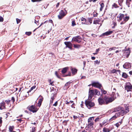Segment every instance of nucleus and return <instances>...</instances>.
Listing matches in <instances>:
<instances>
[{
	"instance_id": "nucleus-63",
	"label": "nucleus",
	"mask_w": 132,
	"mask_h": 132,
	"mask_svg": "<svg viewBox=\"0 0 132 132\" xmlns=\"http://www.w3.org/2000/svg\"><path fill=\"white\" fill-rule=\"evenodd\" d=\"M54 99V98L53 96L51 98V100H53Z\"/></svg>"
},
{
	"instance_id": "nucleus-41",
	"label": "nucleus",
	"mask_w": 132,
	"mask_h": 132,
	"mask_svg": "<svg viewBox=\"0 0 132 132\" xmlns=\"http://www.w3.org/2000/svg\"><path fill=\"white\" fill-rule=\"evenodd\" d=\"M31 32H26V34L28 36L30 35L31 34Z\"/></svg>"
},
{
	"instance_id": "nucleus-12",
	"label": "nucleus",
	"mask_w": 132,
	"mask_h": 132,
	"mask_svg": "<svg viewBox=\"0 0 132 132\" xmlns=\"http://www.w3.org/2000/svg\"><path fill=\"white\" fill-rule=\"evenodd\" d=\"M72 83L71 81L67 82L64 85L63 87V89L64 90L67 89L70 86V84Z\"/></svg>"
},
{
	"instance_id": "nucleus-27",
	"label": "nucleus",
	"mask_w": 132,
	"mask_h": 132,
	"mask_svg": "<svg viewBox=\"0 0 132 132\" xmlns=\"http://www.w3.org/2000/svg\"><path fill=\"white\" fill-rule=\"evenodd\" d=\"M122 121L119 122H118L115 125L116 126L117 128L122 123Z\"/></svg>"
},
{
	"instance_id": "nucleus-22",
	"label": "nucleus",
	"mask_w": 132,
	"mask_h": 132,
	"mask_svg": "<svg viewBox=\"0 0 132 132\" xmlns=\"http://www.w3.org/2000/svg\"><path fill=\"white\" fill-rule=\"evenodd\" d=\"M88 95H94V90H89V92Z\"/></svg>"
},
{
	"instance_id": "nucleus-17",
	"label": "nucleus",
	"mask_w": 132,
	"mask_h": 132,
	"mask_svg": "<svg viewBox=\"0 0 132 132\" xmlns=\"http://www.w3.org/2000/svg\"><path fill=\"white\" fill-rule=\"evenodd\" d=\"M113 31H108L105 32L104 33L101 35V36H103L105 35L106 36L112 34L113 33Z\"/></svg>"
},
{
	"instance_id": "nucleus-7",
	"label": "nucleus",
	"mask_w": 132,
	"mask_h": 132,
	"mask_svg": "<svg viewBox=\"0 0 132 132\" xmlns=\"http://www.w3.org/2000/svg\"><path fill=\"white\" fill-rule=\"evenodd\" d=\"M92 85L93 86L95 87L99 88L100 89L102 87L101 84L97 82H93Z\"/></svg>"
},
{
	"instance_id": "nucleus-43",
	"label": "nucleus",
	"mask_w": 132,
	"mask_h": 132,
	"mask_svg": "<svg viewBox=\"0 0 132 132\" xmlns=\"http://www.w3.org/2000/svg\"><path fill=\"white\" fill-rule=\"evenodd\" d=\"M16 21L17 24H18L21 21V20L18 18L16 19Z\"/></svg>"
},
{
	"instance_id": "nucleus-26",
	"label": "nucleus",
	"mask_w": 132,
	"mask_h": 132,
	"mask_svg": "<svg viewBox=\"0 0 132 132\" xmlns=\"http://www.w3.org/2000/svg\"><path fill=\"white\" fill-rule=\"evenodd\" d=\"M43 100V98H40L39 99V101L38 103V105L40 106L41 104V103H42V101Z\"/></svg>"
},
{
	"instance_id": "nucleus-30",
	"label": "nucleus",
	"mask_w": 132,
	"mask_h": 132,
	"mask_svg": "<svg viewBox=\"0 0 132 132\" xmlns=\"http://www.w3.org/2000/svg\"><path fill=\"white\" fill-rule=\"evenodd\" d=\"M122 77L126 78L127 77L128 75L125 73H123L122 75Z\"/></svg>"
},
{
	"instance_id": "nucleus-48",
	"label": "nucleus",
	"mask_w": 132,
	"mask_h": 132,
	"mask_svg": "<svg viewBox=\"0 0 132 132\" xmlns=\"http://www.w3.org/2000/svg\"><path fill=\"white\" fill-rule=\"evenodd\" d=\"M10 100H6L5 101V102L7 104H9L10 102Z\"/></svg>"
},
{
	"instance_id": "nucleus-2",
	"label": "nucleus",
	"mask_w": 132,
	"mask_h": 132,
	"mask_svg": "<svg viewBox=\"0 0 132 132\" xmlns=\"http://www.w3.org/2000/svg\"><path fill=\"white\" fill-rule=\"evenodd\" d=\"M129 109L128 107H126L125 109H124V108L121 106H118L115 108L114 109V112H116L118 111H120V115L122 116L125 114L128 113L129 112Z\"/></svg>"
},
{
	"instance_id": "nucleus-47",
	"label": "nucleus",
	"mask_w": 132,
	"mask_h": 132,
	"mask_svg": "<svg viewBox=\"0 0 132 132\" xmlns=\"http://www.w3.org/2000/svg\"><path fill=\"white\" fill-rule=\"evenodd\" d=\"M88 21L89 22H90V23L91 24L92 23V21L91 19L89 18L88 19Z\"/></svg>"
},
{
	"instance_id": "nucleus-21",
	"label": "nucleus",
	"mask_w": 132,
	"mask_h": 132,
	"mask_svg": "<svg viewBox=\"0 0 132 132\" xmlns=\"http://www.w3.org/2000/svg\"><path fill=\"white\" fill-rule=\"evenodd\" d=\"M94 120V117H90L88 119V122H93V121Z\"/></svg>"
},
{
	"instance_id": "nucleus-39",
	"label": "nucleus",
	"mask_w": 132,
	"mask_h": 132,
	"mask_svg": "<svg viewBox=\"0 0 132 132\" xmlns=\"http://www.w3.org/2000/svg\"><path fill=\"white\" fill-rule=\"evenodd\" d=\"M76 25V24L75 23V21L74 20L72 21V26H73Z\"/></svg>"
},
{
	"instance_id": "nucleus-46",
	"label": "nucleus",
	"mask_w": 132,
	"mask_h": 132,
	"mask_svg": "<svg viewBox=\"0 0 132 132\" xmlns=\"http://www.w3.org/2000/svg\"><path fill=\"white\" fill-rule=\"evenodd\" d=\"M57 105V101H56L55 103L53 104V106H56Z\"/></svg>"
},
{
	"instance_id": "nucleus-44",
	"label": "nucleus",
	"mask_w": 132,
	"mask_h": 132,
	"mask_svg": "<svg viewBox=\"0 0 132 132\" xmlns=\"http://www.w3.org/2000/svg\"><path fill=\"white\" fill-rule=\"evenodd\" d=\"M35 130V128L34 127H32V129L30 132H34Z\"/></svg>"
},
{
	"instance_id": "nucleus-57",
	"label": "nucleus",
	"mask_w": 132,
	"mask_h": 132,
	"mask_svg": "<svg viewBox=\"0 0 132 132\" xmlns=\"http://www.w3.org/2000/svg\"><path fill=\"white\" fill-rule=\"evenodd\" d=\"M2 118L1 117L0 118V125H1V124L2 122Z\"/></svg>"
},
{
	"instance_id": "nucleus-19",
	"label": "nucleus",
	"mask_w": 132,
	"mask_h": 132,
	"mask_svg": "<svg viewBox=\"0 0 132 132\" xmlns=\"http://www.w3.org/2000/svg\"><path fill=\"white\" fill-rule=\"evenodd\" d=\"M100 22L101 20L99 19L94 20V21L93 23L95 24H100Z\"/></svg>"
},
{
	"instance_id": "nucleus-32",
	"label": "nucleus",
	"mask_w": 132,
	"mask_h": 132,
	"mask_svg": "<svg viewBox=\"0 0 132 132\" xmlns=\"http://www.w3.org/2000/svg\"><path fill=\"white\" fill-rule=\"evenodd\" d=\"M93 95H88V98L87 100H89L91 101L93 99L92 98Z\"/></svg>"
},
{
	"instance_id": "nucleus-16",
	"label": "nucleus",
	"mask_w": 132,
	"mask_h": 132,
	"mask_svg": "<svg viewBox=\"0 0 132 132\" xmlns=\"http://www.w3.org/2000/svg\"><path fill=\"white\" fill-rule=\"evenodd\" d=\"M129 18V16L127 14H124L123 20L125 22H127Z\"/></svg>"
},
{
	"instance_id": "nucleus-60",
	"label": "nucleus",
	"mask_w": 132,
	"mask_h": 132,
	"mask_svg": "<svg viewBox=\"0 0 132 132\" xmlns=\"http://www.w3.org/2000/svg\"><path fill=\"white\" fill-rule=\"evenodd\" d=\"M86 62L84 61L83 62V64L84 65V67H85V66Z\"/></svg>"
},
{
	"instance_id": "nucleus-56",
	"label": "nucleus",
	"mask_w": 132,
	"mask_h": 132,
	"mask_svg": "<svg viewBox=\"0 0 132 132\" xmlns=\"http://www.w3.org/2000/svg\"><path fill=\"white\" fill-rule=\"evenodd\" d=\"M113 23L114 25V26H117V23L114 21H113Z\"/></svg>"
},
{
	"instance_id": "nucleus-37",
	"label": "nucleus",
	"mask_w": 132,
	"mask_h": 132,
	"mask_svg": "<svg viewBox=\"0 0 132 132\" xmlns=\"http://www.w3.org/2000/svg\"><path fill=\"white\" fill-rule=\"evenodd\" d=\"M100 89H101V91L104 94H105L107 92L105 90L103 89H101V88H100Z\"/></svg>"
},
{
	"instance_id": "nucleus-3",
	"label": "nucleus",
	"mask_w": 132,
	"mask_h": 132,
	"mask_svg": "<svg viewBox=\"0 0 132 132\" xmlns=\"http://www.w3.org/2000/svg\"><path fill=\"white\" fill-rule=\"evenodd\" d=\"M67 11L64 9V10H61L59 12V14L58 15V17L59 19H61L67 14Z\"/></svg>"
},
{
	"instance_id": "nucleus-36",
	"label": "nucleus",
	"mask_w": 132,
	"mask_h": 132,
	"mask_svg": "<svg viewBox=\"0 0 132 132\" xmlns=\"http://www.w3.org/2000/svg\"><path fill=\"white\" fill-rule=\"evenodd\" d=\"M14 128V127L13 126H10L9 128V129L11 132H12V131L13 129Z\"/></svg>"
},
{
	"instance_id": "nucleus-64",
	"label": "nucleus",
	"mask_w": 132,
	"mask_h": 132,
	"mask_svg": "<svg viewBox=\"0 0 132 132\" xmlns=\"http://www.w3.org/2000/svg\"><path fill=\"white\" fill-rule=\"evenodd\" d=\"M129 73L130 74V75H132V71H130L129 72Z\"/></svg>"
},
{
	"instance_id": "nucleus-49",
	"label": "nucleus",
	"mask_w": 132,
	"mask_h": 132,
	"mask_svg": "<svg viewBox=\"0 0 132 132\" xmlns=\"http://www.w3.org/2000/svg\"><path fill=\"white\" fill-rule=\"evenodd\" d=\"M45 22H44V23H45ZM43 23H42L40 25V26L37 28H36L35 30H34V31H35L38 28H39L40 26H41L42 25H43Z\"/></svg>"
},
{
	"instance_id": "nucleus-31",
	"label": "nucleus",
	"mask_w": 132,
	"mask_h": 132,
	"mask_svg": "<svg viewBox=\"0 0 132 132\" xmlns=\"http://www.w3.org/2000/svg\"><path fill=\"white\" fill-rule=\"evenodd\" d=\"M36 87V86H34L31 87L30 89L29 90L28 92H27V93H29L32 90L34 89H35Z\"/></svg>"
},
{
	"instance_id": "nucleus-14",
	"label": "nucleus",
	"mask_w": 132,
	"mask_h": 132,
	"mask_svg": "<svg viewBox=\"0 0 132 132\" xmlns=\"http://www.w3.org/2000/svg\"><path fill=\"white\" fill-rule=\"evenodd\" d=\"M5 109V103L4 101H3L0 103V109L3 110Z\"/></svg>"
},
{
	"instance_id": "nucleus-25",
	"label": "nucleus",
	"mask_w": 132,
	"mask_h": 132,
	"mask_svg": "<svg viewBox=\"0 0 132 132\" xmlns=\"http://www.w3.org/2000/svg\"><path fill=\"white\" fill-rule=\"evenodd\" d=\"M81 20L82 21H85V22H82L81 23L82 24H87L86 23V20L85 18H82L81 19Z\"/></svg>"
},
{
	"instance_id": "nucleus-10",
	"label": "nucleus",
	"mask_w": 132,
	"mask_h": 132,
	"mask_svg": "<svg viewBox=\"0 0 132 132\" xmlns=\"http://www.w3.org/2000/svg\"><path fill=\"white\" fill-rule=\"evenodd\" d=\"M67 47H68L71 50L72 49V44L70 42H66L64 43Z\"/></svg>"
},
{
	"instance_id": "nucleus-4",
	"label": "nucleus",
	"mask_w": 132,
	"mask_h": 132,
	"mask_svg": "<svg viewBox=\"0 0 132 132\" xmlns=\"http://www.w3.org/2000/svg\"><path fill=\"white\" fill-rule=\"evenodd\" d=\"M85 104L87 107L89 109L94 105V103L92 101L89 100H87L85 101Z\"/></svg>"
},
{
	"instance_id": "nucleus-9",
	"label": "nucleus",
	"mask_w": 132,
	"mask_h": 132,
	"mask_svg": "<svg viewBox=\"0 0 132 132\" xmlns=\"http://www.w3.org/2000/svg\"><path fill=\"white\" fill-rule=\"evenodd\" d=\"M72 40L78 43H79L81 41V38L80 36H78L73 37Z\"/></svg>"
},
{
	"instance_id": "nucleus-33",
	"label": "nucleus",
	"mask_w": 132,
	"mask_h": 132,
	"mask_svg": "<svg viewBox=\"0 0 132 132\" xmlns=\"http://www.w3.org/2000/svg\"><path fill=\"white\" fill-rule=\"evenodd\" d=\"M74 48H78L80 47V46L79 45L74 44Z\"/></svg>"
},
{
	"instance_id": "nucleus-24",
	"label": "nucleus",
	"mask_w": 132,
	"mask_h": 132,
	"mask_svg": "<svg viewBox=\"0 0 132 132\" xmlns=\"http://www.w3.org/2000/svg\"><path fill=\"white\" fill-rule=\"evenodd\" d=\"M110 130L108 128L104 127L103 128V131L104 132H109Z\"/></svg>"
},
{
	"instance_id": "nucleus-59",
	"label": "nucleus",
	"mask_w": 132,
	"mask_h": 132,
	"mask_svg": "<svg viewBox=\"0 0 132 132\" xmlns=\"http://www.w3.org/2000/svg\"><path fill=\"white\" fill-rule=\"evenodd\" d=\"M73 117L74 119H76L78 118V117L77 116H73Z\"/></svg>"
},
{
	"instance_id": "nucleus-11",
	"label": "nucleus",
	"mask_w": 132,
	"mask_h": 132,
	"mask_svg": "<svg viewBox=\"0 0 132 132\" xmlns=\"http://www.w3.org/2000/svg\"><path fill=\"white\" fill-rule=\"evenodd\" d=\"M124 14L120 13L117 16L118 19L117 20L119 22H120L123 18Z\"/></svg>"
},
{
	"instance_id": "nucleus-38",
	"label": "nucleus",
	"mask_w": 132,
	"mask_h": 132,
	"mask_svg": "<svg viewBox=\"0 0 132 132\" xmlns=\"http://www.w3.org/2000/svg\"><path fill=\"white\" fill-rule=\"evenodd\" d=\"M95 64H99L100 63V61H98V60H96L94 61Z\"/></svg>"
},
{
	"instance_id": "nucleus-42",
	"label": "nucleus",
	"mask_w": 132,
	"mask_h": 132,
	"mask_svg": "<svg viewBox=\"0 0 132 132\" xmlns=\"http://www.w3.org/2000/svg\"><path fill=\"white\" fill-rule=\"evenodd\" d=\"M116 69H113L111 71V72L112 73H114L116 72Z\"/></svg>"
},
{
	"instance_id": "nucleus-8",
	"label": "nucleus",
	"mask_w": 132,
	"mask_h": 132,
	"mask_svg": "<svg viewBox=\"0 0 132 132\" xmlns=\"http://www.w3.org/2000/svg\"><path fill=\"white\" fill-rule=\"evenodd\" d=\"M120 113H116L109 120L110 121H111L115 120L118 117H119L120 115Z\"/></svg>"
},
{
	"instance_id": "nucleus-52",
	"label": "nucleus",
	"mask_w": 132,
	"mask_h": 132,
	"mask_svg": "<svg viewBox=\"0 0 132 132\" xmlns=\"http://www.w3.org/2000/svg\"><path fill=\"white\" fill-rule=\"evenodd\" d=\"M55 74L56 76L58 78H59V76L58 75V73L57 71H56L55 72Z\"/></svg>"
},
{
	"instance_id": "nucleus-61",
	"label": "nucleus",
	"mask_w": 132,
	"mask_h": 132,
	"mask_svg": "<svg viewBox=\"0 0 132 132\" xmlns=\"http://www.w3.org/2000/svg\"><path fill=\"white\" fill-rule=\"evenodd\" d=\"M91 59L92 60H94L95 59V57L92 56L91 57Z\"/></svg>"
},
{
	"instance_id": "nucleus-15",
	"label": "nucleus",
	"mask_w": 132,
	"mask_h": 132,
	"mask_svg": "<svg viewBox=\"0 0 132 132\" xmlns=\"http://www.w3.org/2000/svg\"><path fill=\"white\" fill-rule=\"evenodd\" d=\"M93 125H94L93 122H88L87 127L89 128H90V129H91L92 130H93L94 129V128L93 127Z\"/></svg>"
},
{
	"instance_id": "nucleus-50",
	"label": "nucleus",
	"mask_w": 132,
	"mask_h": 132,
	"mask_svg": "<svg viewBox=\"0 0 132 132\" xmlns=\"http://www.w3.org/2000/svg\"><path fill=\"white\" fill-rule=\"evenodd\" d=\"M112 6L115 8H116L117 7V4L115 3H114V4L112 5Z\"/></svg>"
},
{
	"instance_id": "nucleus-53",
	"label": "nucleus",
	"mask_w": 132,
	"mask_h": 132,
	"mask_svg": "<svg viewBox=\"0 0 132 132\" xmlns=\"http://www.w3.org/2000/svg\"><path fill=\"white\" fill-rule=\"evenodd\" d=\"M99 118H96L95 119V122H97V121H98L99 120Z\"/></svg>"
},
{
	"instance_id": "nucleus-54",
	"label": "nucleus",
	"mask_w": 132,
	"mask_h": 132,
	"mask_svg": "<svg viewBox=\"0 0 132 132\" xmlns=\"http://www.w3.org/2000/svg\"><path fill=\"white\" fill-rule=\"evenodd\" d=\"M53 100H50V105H52V104L53 103Z\"/></svg>"
},
{
	"instance_id": "nucleus-20",
	"label": "nucleus",
	"mask_w": 132,
	"mask_h": 132,
	"mask_svg": "<svg viewBox=\"0 0 132 132\" xmlns=\"http://www.w3.org/2000/svg\"><path fill=\"white\" fill-rule=\"evenodd\" d=\"M68 69V68L65 67L63 69L62 71V72L63 74L65 73L67 71Z\"/></svg>"
},
{
	"instance_id": "nucleus-40",
	"label": "nucleus",
	"mask_w": 132,
	"mask_h": 132,
	"mask_svg": "<svg viewBox=\"0 0 132 132\" xmlns=\"http://www.w3.org/2000/svg\"><path fill=\"white\" fill-rule=\"evenodd\" d=\"M37 17H36L35 18V23L37 25H38L39 23H38V20L36 21V18Z\"/></svg>"
},
{
	"instance_id": "nucleus-13",
	"label": "nucleus",
	"mask_w": 132,
	"mask_h": 132,
	"mask_svg": "<svg viewBox=\"0 0 132 132\" xmlns=\"http://www.w3.org/2000/svg\"><path fill=\"white\" fill-rule=\"evenodd\" d=\"M123 67L124 68L128 69L130 68L131 66L130 63H126L123 65Z\"/></svg>"
},
{
	"instance_id": "nucleus-45",
	"label": "nucleus",
	"mask_w": 132,
	"mask_h": 132,
	"mask_svg": "<svg viewBox=\"0 0 132 132\" xmlns=\"http://www.w3.org/2000/svg\"><path fill=\"white\" fill-rule=\"evenodd\" d=\"M3 21V18L2 17L0 16V22H2Z\"/></svg>"
},
{
	"instance_id": "nucleus-23",
	"label": "nucleus",
	"mask_w": 132,
	"mask_h": 132,
	"mask_svg": "<svg viewBox=\"0 0 132 132\" xmlns=\"http://www.w3.org/2000/svg\"><path fill=\"white\" fill-rule=\"evenodd\" d=\"M94 92H95V93L96 95H99L100 94V93L97 89H95L94 90Z\"/></svg>"
},
{
	"instance_id": "nucleus-51",
	"label": "nucleus",
	"mask_w": 132,
	"mask_h": 132,
	"mask_svg": "<svg viewBox=\"0 0 132 132\" xmlns=\"http://www.w3.org/2000/svg\"><path fill=\"white\" fill-rule=\"evenodd\" d=\"M11 100L12 102L13 103L15 101V98L14 97H12L11 98Z\"/></svg>"
},
{
	"instance_id": "nucleus-28",
	"label": "nucleus",
	"mask_w": 132,
	"mask_h": 132,
	"mask_svg": "<svg viewBox=\"0 0 132 132\" xmlns=\"http://www.w3.org/2000/svg\"><path fill=\"white\" fill-rule=\"evenodd\" d=\"M100 6L101 7L100 8V11H102L104 6V3H101L100 4Z\"/></svg>"
},
{
	"instance_id": "nucleus-18",
	"label": "nucleus",
	"mask_w": 132,
	"mask_h": 132,
	"mask_svg": "<svg viewBox=\"0 0 132 132\" xmlns=\"http://www.w3.org/2000/svg\"><path fill=\"white\" fill-rule=\"evenodd\" d=\"M98 102L99 104L101 105L105 104V101L104 98L103 99L102 98H99L98 99Z\"/></svg>"
},
{
	"instance_id": "nucleus-62",
	"label": "nucleus",
	"mask_w": 132,
	"mask_h": 132,
	"mask_svg": "<svg viewBox=\"0 0 132 132\" xmlns=\"http://www.w3.org/2000/svg\"><path fill=\"white\" fill-rule=\"evenodd\" d=\"M85 78H86V77L85 76H82L81 77V79H85Z\"/></svg>"
},
{
	"instance_id": "nucleus-35",
	"label": "nucleus",
	"mask_w": 132,
	"mask_h": 132,
	"mask_svg": "<svg viewBox=\"0 0 132 132\" xmlns=\"http://www.w3.org/2000/svg\"><path fill=\"white\" fill-rule=\"evenodd\" d=\"M116 48H117L116 47H113L112 48H110L109 49V50L110 51H111L112 50H115L116 49Z\"/></svg>"
},
{
	"instance_id": "nucleus-1",
	"label": "nucleus",
	"mask_w": 132,
	"mask_h": 132,
	"mask_svg": "<svg viewBox=\"0 0 132 132\" xmlns=\"http://www.w3.org/2000/svg\"><path fill=\"white\" fill-rule=\"evenodd\" d=\"M114 91L112 92V95L113 97H110L109 96H105L104 98V100L105 101V104H107L110 103L111 102L113 101L115 98H116L117 97H118L119 94L118 93H117L116 94L114 92L116 90L114 88Z\"/></svg>"
},
{
	"instance_id": "nucleus-5",
	"label": "nucleus",
	"mask_w": 132,
	"mask_h": 132,
	"mask_svg": "<svg viewBox=\"0 0 132 132\" xmlns=\"http://www.w3.org/2000/svg\"><path fill=\"white\" fill-rule=\"evenodd\" d=\"M125 88L127 92L132 91V86L130 82H128L126 83Z\"/></svg>"
},
{
	"instance_id": "nucleus-6",
	"label": "nucleus",
	"mask_w": 132,
	"mask_h": 132,
	"mask_svg": "<svg viewBox=\"0 0 132 132\" xmlns=\"http://www.w3.org/2000/svg\"><path fill=\"white\" fill-rule=\"evenodd\" d=\"M28 109L29 110L33 113L36 112L38 110L37 108L33 105L29 106Z\"/></svg>"
},
{
	"instance_id": "nucleus-34",
	"label": "nucleus",
	"mask_w": 132,
	"mask_h": 132,
	"mask_svg": "<svg viewBox=\"0 0 132 132\" xmlns=\"http://www.w3.org/2000/svg\"><path fill=\"white\" fill-rule=\"evenodd\" d=\"M131 1H126V4L128 5V7H129L130 6L129 5L130 4V3L131 2Z\"/></svg>"
},
{
	"instance_id": "nucleus-55",
	"label": "nucleus",
	"mask_w": 132,
	"mask_h": 132,
	"mask_svg": "<svg viewBox=\"0 0 132 132\" xmlns=\"http://www.w3.org/2000/svg\"><path fill=\"white\" fill-rule=\"evenodd\" d=\"M126 22H125L123 20V21H122V22H121L120 24H121V25H122V24H124V23H125Z\"/></svg>"
},
{
	"instance_id": "nucleus-58",
	"label": "nucleus",
	"mask_w": 132,
	"mask_h": 132,
	"mask_svg": "<svg viewBox=\"0 0 132 132\" xmlns=\"http://www.w3.org/2000/svg\"><path fill=\"white\" fill-rule=\"evenodd\" d=\"M49 82L50 83V84L52 85L53 84V82H51V80H49Z\"/></svg>"
},
{
	"instance_id": "nucleus-29",
	"label": "nucleus",
	"mask_w": 132,
	"mask_h": 132,
	"mask_svg": "<svg viewBox=\"0 0 132 132\" xmlns=\"http://www.w3.org/2000/svg\"><path fill=\"white\" fill-rule=\"evenodd\" d=\"M71 71L72 73L75 74L77 72V69H72Z\"/></svg>"
}]
</instances>
